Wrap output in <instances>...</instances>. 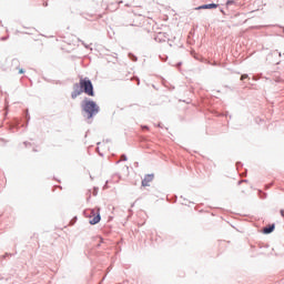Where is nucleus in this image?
Instances as JSON below:
<instances>
[{"label":"nucleus","instance_id":"1","mask_svg":"<svg viewBox=\"0 0 284 284\" xmlns=\"http://www.w3.org/2000/svg\"><path fill=\"white\" fill-rule=\"evenodd\" d=\"M74 91L72 92L71 97L75 100L82 93L87 94L88 97L94 98V85L92 84L91 80L88 78H80L79 84H73Z\"/></svg>","mask_w":284,"mask_h":284},{"label":"nucleus","instance_id":"3","mask_svg":"<svg viewBox=\"0 0 284 284\" xmlns=\"http://www.w3.org/2000/svg\"><path fill=\"white\" fill-rule=\"evenodd\" d=\"M91 214H92V216H91V220H89V223H90L91 225H97V224H99L100 221H101L100 210H98L97 213H95L94 210H92Z\"/></svg>","mask_w":284,"mask_h":284},{"label":"nucleus","instance_id":"9","mask_svg":"<svg viewBox=\"0 0 284 284\" xmlns=\"http://www.w3.org/2000/svg\"><path fill=\"white\" fill-rule=\"evenodd\" d=\"M19 73H20V74H23V73H24L23 69H20Z\"/></svg>","mask_w":284,"mask_h":284},{"label":"nucleus","instance_id":"6","mask_svg":"<svg viewBox=\"0 0 284 284\" xmlns=\"http://www.w3.org/2000/svg\"><path fill=\"white\" fill-rule=\"evenodd\" d=\"M275 226L270 225L268 227H264V234H271L274 231Z\"/></svg>","mask_w":284,"mask_h":284},{"label":"nucleus","instance_id":"10","mask_svg":"<svg viewBox=\"0 0 284 284\" xmlns=\"http://www.w3.org/2000/svg\"><path fill=\"white\" fill-rule=\"evenodd\" d=\"M142 129H144V130H149V126H142Z\"/></svg>","mask_w":284,"mask_h":284},{"label":"nucleus","instance_id":"7","mask_svg":"<svg viewBox=\"0 0 284 284\" xmlns=\"http://www.w3.org/2000/svg\"><path fill=\"white\" fill-rule=\"evenodd\" d=\"M245 79H248L247 74H242L241 80L244 81Z\"/></svg>","mask_w":284,"mask_h":284},{"label":"nucleus","instance_id":"2","mask_svg":"<svg viewBox=\"0 0 284 284\" xmlns=\"http://www.w3.org/2000/svg\"><path fill=\"white\" fill-rule=\"evenodd\" d=\"M82 110L83 112H87L88 119H92V116L97 115V113L100 111V106H98L94 101L84 99L82 102Z\"/></svg>","mask_w":284,"mask_h":284},{"label":"nucleus","instance_id":"4","mask_svg":"<svg viewBox=\"0 0 284 284\" xmlns=\"http://www.w3.org/2000/svg\"><path fill=\"white\" fill-rule=\"evenodd\" d=\"M217 4L216 3H209V4H204L202 7H197L196 10H212V9H216Z\"/></svg>","mask_w":284,"mask_h":284},{"label":"nucleus","instance_id":"11","mask_svg":"<svg viewBox=\"0 0 284 284\" xmlns=\"http://www.w3.org/2000/svg\"><path fill=\"white\" fill-rule=\"evenodd\" d=\"M283 32H284V29H283Z\"/></svg>","mask_w":284,"mask_h":284},{"label":"nucleus","instance_id":"5","mask_svg":"<svg viewBox=\"0 0 284 284\" xmlns=\"http://www.w3.org/2000/svg\"><path fill=\"white\" fill-rule=\"evenodd\" d=\"M153 181V175H145L144 180H142V186H150V183Z\"/></svg>","mask_w":284,"mask_h":284},{"label":"nucleus","instance_id":"8","mask_svg":"<svg viewBox=\"0 0 284 284\" xmlns=\"http://www.w3.org/2000/svg\"><path fill=\"white\" fill-rule=\"evenodd\" d=\"M121 159H122V161H126L125 155H122Z\"/></svg>","mask_w":284,"mask_h":284}]
</instances>
